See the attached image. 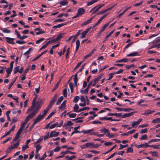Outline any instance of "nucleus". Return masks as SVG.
<instances>
[{
	"mask_svg": "<svg viewBox=\"0 0 160 160\" xmlns=\"http://www.w3.org/2000/svg\"><path fill=\"white\" fill-rule=\"evenodd\" d=\"M19 66H17L16 67L14 68V74H15L16 73L18 72H19Z\"/></svg>",
	"mask_w": 160,
	"mask_h": 160,
	"instance_id": "nucleus-39",
	"label": "nucleus"
},
{
	"mask_svg": "<svg viewBox=\"0 0 160 160\" xmlns=\"http://www.w3.org/2000/svg\"><path fill=\"white\" fill-rule=\"evenodd\" d=\"M133 152V149L131 147H129L127 148V151H126L127 153L129 152Z\"/></svg>",
	"mask_w": 160,
	"mask_h": 160,
	"instance_id": "nucleus-45",
	"label": "nucleus"
},
{
	"mask_svg": "<svg viewBox=\"0 0 160 160\" xmlns=\"http://www.w3.org/2000/svg\"><path fill=\"white\" fill-rule=\"evenodd\" d=\"M89 88L88 87L85 90H81L80 92L81 93H84L85 94H87L88 93V92Z\"/></svg>",
	"mask_w": 160,
	"mask_h": 160,
	"instance_id": "nucleus-48",
	"label": "nucleus"
},
{
	"mask_svg": "<svg viewBox=\"0 0 160 160\" xmlns=\"http://www.w3.org/2000/svg\"><path fill=\"white\" fill-rule=\"evenodd\" d=\"M12 68H8L6 70V71L7 73V74H10L11 72L12 71Z\"/></svg>",
	"mask_w": 160,
	"mask_h": 160,
	"instance_id": "nucleus-47",
	"label": "nucleus"
},
{
	"mask_svg": "<svg viewBox=\"0 0 160 160\" xmlns=\"http://www.w3.org/2000/svg\"><path fill=\"white\" fill-rule=\"evenodd\" d=\"M11 148H12L10 147H9L7 148L6 151V154L7 155L8 153L10 152L12 150V149Z\"/></svg>",
	"mask_w": 160,
	"mask_h": 160,
	"instance_id": "nucleus-51",
	"label": "nucleus"
},
{
	"mask_svg": "<svg viewBox=\"0 0 160 160\" xmlns=\"http://www.w3.org/2000/svg\"><path fill=\"white\" fill-rule=\"evenodd\" d=\"M110 22H110L107 23L105 24L102 27V29L101 30V32H103L105 29L107 27L109 24Z\"/></svg>",
	"mask_w": 160,
	"mask_h": 160,
	"instance_id": "nucleus-27",
	"label": "nucleus"
},
{
	"mask_svg": "<svg viewBox=\"0 0 160 160\" xmlns=\"http://www.w3.org/2000/svg\"><path fill=\"white\" fill-rule=\"evenodd\" d=\"M79 106L77 104H76L73 107L74 111L76 112H78Z\"/></svg>",
	"mask_w": 160,
	"mask_h": 160,
	"instance_id": "nucleus-33",
	"label": "nucleus"
},
{
	"mask_svg": "<svg viewBox=\"0 0 160 160\" xmlns=\"http://www.w3.org/2000/svg\"><path fill=\"white\" fill-rule=\"evenodd\" d=\"M149 153L151 154L152 156H157L158 154L157 152L151 151L149 152Z\"/></svg>",
	"mask_w": 160,
	"mask_h": 160,
	"instance_id": "nucleus-38",
	"label": "nucleus"
},
{
	"mask_svg": "<svg viewBox=\"0 0 160 160\" xmlns=\"http://www.w3.org/2000/svg\"><path fill=\"white\" fill-rule=\"evenodd\" d=\"M0 30H2L3 32L4 33H9L11 32V31L10 30L6 28H2L0 27Z\"/></svg>",
	"mask_w": 160,
	"mask_h": 160,
	"instance_id": "nucleus-20",
	"label": "nucleus"
},
{
	"mask_svg": "<svg viewBox=\"0 0 160 160\" xmlns=\"http://www.w3.org/2000/svg\"><path fill=\"white\" fill-rule=\"evenodd\" d=\"M94 17H92L90 18L88 20L86 21L85 22H84L82 25V26L83 25H86L90 23L92 19L94 18Z\"/></svg>",
	"mask_w": 160,
	"mask_h": 160,
	"instance_id": "nucleus-13",
	"label": "nucleus"
},
{
	"mask_svg": "<svg viewBox=\"0 0 160 160\" xmlns=\"http://www.w3.org/2000/svg\"><path fill=\"white\" fill-rule=\"evenodd\" d=\"M92 28V27H90L89 28H87L86 30H85L84 31H83L81 33V36H80V37L81 38H84L85 35L87 34V33L88 32L89 30L91 29Z\"/></svg>",
	"mask_w": 160,
	"mask_h": 160,
	"instance_id": "nucleus-5",
	"label": "nucleus"
},
{
	"mask_svg": "<svg viewBox=\"0 0 160 160\" xmlns=\"http://www.w3.org/2000/svg\"><path fill=\"white\" fill-rule=\"evenodd\" d=\"M15 34H16L17 38H19L20 40V38L21 37V35L20 33L18 32L17 30H15Z\"/></svg>",
	"mask_w": 160,
	"mask_h": 160,
	"instance_id": "nucleus-41",
	"label": "nucleus"
},
{
	"mask_svg": "<svg viewBox=\"0 0 160 160\" xmlns=\"http://www.w3.org/2000/svg\"><path fill=\"white\" fill-rule=\"evenodd\" d=\"M35 115V113L33 112H32L26 117L25 120L26 122H28L30 119L32 118Z\"/></svg>",
	"mask_w": 160,
	"mask_h": 160,
	"instance_id": "nucleus-10",
	"label": "nucleus"
},
{
	"mask_svg": "<svg viewBox=\"0 0 160 160\" xmlns=\"http://www.w3.org/2000/svg\"><path fill=\"white\" fill-rule=\"evenodd\" d=\"M159 141H160V139H152L148 142V143H150L152 142H158Z\"/></svg>",
	"mask_w": 160,
	"mask_h": 160,
	"instance_id": "nucleus-32",
	"label": "nucleus"
},
{
	"mask_svg": "<svg viewBox=\"0 0 160 160\" xmlns=\"http://www.w3.org/2000/svg\"><path fill=\"white\" fill-rule=\"evenodd\" d=\"M45 32L44 31H41L40 30V31H39L38 32H36V34L37 35H38L40 34L44 33Z\"/></svg>",
	"mask_w": 160,
	"mask_h": 160,
	"instance_id": "nucleus-61",
	"label": "nucleus"
},
{
	"mask_svg": "<svg viewBox=\"0 0 160 160\" xmlns=\"http://www.w3.org/2000/svg\"><path fill=\"white\" fill-rule=\"evenodd\" d=\"M62 37V34L61 33H60L58 34L57 37L56 38V40L58 41L59 40L61 39Z\"/></svg>",
	"mask_w": 160,
	"mask_h": 160,
	"instance_id": "nucleus-40",
	"label": "nucleus"
},
{
	"mask_svg": "<svg viewBox=\"0 0 160 160\" xmlns=\"http://www.w3.org/2000/svg\"><path fill=\"white\" fill-rule=\"evenodd\" d=\"M100 144H94L93 143L91 142V146H90V148H97L100 146Z\"/></svg>",
	"mask_w": 160,
	"mask_h": 160,
	"instance_id": "nucleus-22",
	"label": "nucleus"
},
{
	"mask_svg": "<svg viewBox=\"0 0 160 160\" xmlns=\"http://www.w3.org/2000/svg\"><path fill=\"white\" fill-rule=\"evenodd\" d=\"M154 112V111H152L149 109H147L145 111V113H144L142 114V115L147 116L150 114Z\"/></svg>",
	"mask_w": 160,
	"mask_h": 160,
	"instance_id": "nucleus-18",
	"label": "nucleus"
},
{
	"mask_svg": "<svg viewBox=\"0 0 160 160\" xmlns=\"http://www.w3.org/2000/svg\"><path fill=\"white\" fill-rule=\"evenodd\" d=\"M102 76V75H100L98 77L95 78L93 80H92L93 82L92 85L93 86H95L96 84L97 83L98 81L101 78Z\"/></svg>",
	"mask_w": 160,
	"mask_h": 160,
	"instance_id": "nucleus-9",
	"label": "nucleus"
},
{
	"mask_svg": "<svg viewBox=\"0 0 160 160\" xmlns=\"http://www.w3.org/2000/svg\"><path fill=\"white\" fill-rule=\"evenodd\" d=\"M28 145H25L22 146V152H24L25 150L28 148Z\"/></svg>",
	"mask_w": 160,
	"mask_h": 160,
	"instance_id": "nucleus-42",
	"label": "nucleus"
},
{
	"mask_svg": "<svg viewBox=\"0 0 160 160\" xmlns=\"http://www.w3.org/2000/svg\"><path fill=\"white\" fill-rule=\"evenodd\" d=\"M67 88H64L63 89V95L65 97H67Z\"/></svg>",
	"mask_w": 160,
	"mask_h": 160,
	"instance_id": "nucleus-43",
	"label": "nucleus"
},
{
	"mask_svg": "<svg viewBox=\"0 0 160 160\" xmlns=\"http://www.w3.org/2000/svg\"><path fill=\"white\" fill-rule=\"evenodd\" d=\"M127 56L128 57H131V56H139L138 53L136 52H132L130 54H127Z\"/></svg>",
	"mask_w": 160,
	"mask_h": 160,
	"instance_id": "nucleus-21",
	"label": "nucleus"
},
{
	"mask_svg": "<svg viewBox=\"0 0 160 160\" xmlns=\"http://www.w3.org/2000/svg\"><path fill=\"white\" fill-rule=\"evenodd\" d=\"M42 102V99H40L38 100L36 102V107L35 109L33 112L36 114L37 113L38 111L40 109V107L42 106L41 103Z\"/></svg>",
	"mask_w": 160,
	"mask_h": 160,
	"instance_id": "nucleus-2",
	"label": "nucleus"
},
{
	"mask_svg": "<svg viewBox=\"0 0 160 160\" xmlns=\"http://www.w3.org/2000/svg\"><path fill=\"white\" fill-rule=\"evenodd\" d=\"M66 24L64 23L59 24L57 25L54 26L52 28L54 29L57 28H60Z\"/></svg>",
	"mask_w": 160,
	"mask_h": 160,
	"instance_id": "nucleus-24",
	"label": "nucleus"
},
{
	"mask_svg": "<svg viewBox=\"0 0 160 160\" xmlns=\"http://www.w3.org/2000/svg\"><path fill=\"white\" fill-rule=\"evenodd\" d=\"M7 42L9 44H14L15 43L13 41L14 40V39L12 38H11L8 37H5Z\"/></svg>",
	"mask_w": 160,
	"mask_h": 160,
	"instance_id": "nucleus-8",
	"label": "nucleus"
},
{
	"mask_svg": "<svg viewBox=\"0 0 160 160\" xmlns=\"http://www.w3.org/2000/svg\"><path fill=\"white\" fill-rule=\"evenodd\" d=\"M57 98V95H55L50 101L49 103L52 105L55 102Z\"/></svg>",
	"mask_w": 160,
	"mask_h": 160,
	"instance_id": "nucleus-17",
	"label": "nucleus"
},
{
	"mask_svg": "<svg viewBox=\"0 0 160 160\" xmlns=\"http://www.w3.org/2000/svg\"><path fill=\"white\" fill-rule=\"evenodd\" d=\"M79 98H79V96H75L74 98V99L73 100V102L75 103L77 102H78V100H79Z\"/></svg>",
	"mask_w": 160,
	"mask_h": 160,
	"instance_id": "nucleus-46",
	"label": "nucleus"
},
{
	"mask_svg": "<svg viewBox=\"0 0 160 160\" xmlns=\"http://www.w3.org/2000/svg\"><path fill=\"white\" fill-rule=\"evenodd\" d=\"M135 112H132L130 113H125L122 116V118H124L126 117H130L133 115L135 113Z\"/></svg>",
	"mask_w": 160,
	"mask_h": 160,
	"instance_id": "nucleus-12",
	"label": "nucleus"
},
{
	"mask_svg": "<svg viewBox=\"0 0 160 160\" xmlns=\"http://www.w3.org/2000/svg\"><path fill=\"white\" fill-rule=\"evenodd\" d=\"M115 108L119 111H123L125 112V108H118V107H116Z\"/></svg>",
	"mask_w": 160,
	"mask_h": 160,
	"instance_id": "nucleus-59",
	"label": "nucleus"
},
{
	"mask_svg": "<svg viewBox=\"0 0 160 160\" xmlns=\"http://www.w3.org/2000/svg\"><path fill=\"white\" fill-rule=\"evenodd\" d=\"M147 132V128H145L144 129H142L139 132L140 133H143Z\"/></svg>",
	"mask_w": 160,
	"mask_h": 160,
	"instance_id": "nucleus-52",
	"label": "nucleus"
},
{
	"mask_svg": "<svg viewBox=\"0 0 160 160\" xmlns=\"http://www.w3.org/2000/svg\"><path fill=\"white\" fill-rule=\"evenodd\" d=\"M63 99V96H61L58 99L57 103L56 105H59L60 104L62 101Z\"/></svg>",
	"mask_w": 160,
	"mask_h": 160,
	"instance_id": "nucleus-28",
	"label": "nucleus"
},
{
	"mask_svg": "<svg viewBox=\"0 0 160 160\" xmlns=\"http://www.w3.org/2000/svg\"><path fill=\"white\" fill-rule=\"evenodd\" d=\"M59 132H55L54 131H52L50 132V134L49 136V138H51L53 137H56L59 135Z\"/></svg>",
	"mask_w": 160,
	"mask_h": 160,
	"instance_id": "nucleus-11",
	"label": "nucleus"
},
{
	"mask_svg": "<svg viewBox=\"0 0 160 160\" xmlns=\"http://www.w3.org/2000/svg\"><path fill=\"white\" fill-rule=\"evenodd\" d=\"M58 125V123L57 122L53 124L49 127L50 129H52L54 128Z\"/></svg>",
	"mask_w": 160,
	"mask_h": 160,
	"instance_id": "nucleus-55",
	"label": "nucleus"
},
{
	"mask_svg": "<svg viewBox=\"0 0 160 160\" xmlns=\"http://www.w3.org/2000/svg\"><path fill=\"white\" fill-rule=\"evenodd\" d=\"M19 141H18L17 142L14 144L13 146L11 148H12V149H14V148H18V146L19 145V144H20V143H19Z\"/></svg>",
	"mask_w": 160,
	"mask_h": 160,
	"instance_id": "nucleus-30",
	"label": "nucleus"
},
{
	"mask_svg": "<svg viewBox=\"0 0 160 160\" xmlns=\"http://www.w3.org/2000/svg\"><path fill=\"white\" fill-rule=\"evenodd\" d=\"M68 3V2L66 1H62L60 2V4L61 6H64Z\"/></svg>",
	"mask_w": 160,
	"mask_h": 160,
	"instance_id": "nucleus-36",
	"label": "nucleus"
},
{
	"mask_svg": "<svg viewBox=\"0 0 160 160\" xmlns=\"http://www.w3.org/2000/svg\"><path fill=\"white\" fill-rule=\"evenodd\" d=\"M70 126V120L68 121L67 123H65L64 124L63 127L67 128L68 126Z\"/></svg>",
	"mask_w": 160,
	"mask_h": 160,
	"instance_id": "nucleus-56",
	"label": "nucleus"
},
{
	"mask_svg": "<svg viewBox=\"0 0 160 160\" xmlns=\"http://www.w3.org/2000/svg\"><path fill=\"white\" fill-rule=\"evenodd\" d=\"M36 152H38L39 151H40V149H41L42 147L40 146V145L39 144H38L36 146Z\"/></svg>",
	"mask_w": 160,
	"mask_h": 160,
	"instance_id": "nucleus-37",
	"label": "nucleus"
},
{
	"mask_svg": "<svg viewBox=\"0 0 160 160\" xmlns=\"http://www.w3.org/2000/svg\"><path fill=\"white\" fill-rule=\"evenodd\" d=\"M76 47L75 48V51L76 52L80 46V41L79 40H77L76 42Z\"/></svg>",
	"mask_w": 160,
	"mask_h": 160,
	"instance_id": "nucleus-25",
	"label": "nucleus"
},
{
	"mask_svg": "<svg viewBox=\"0 0 160 160\" xmlns=\"http://www.w3.org/2000/svg\"><path fill=\"white\" fill-rule=\"evenodd\" d=\"M109 13H106V14H104L103 16L102 17L98 20V22L97 23V25L99 24L100 22H101V21L102 20V19H103Z\"/></svg>",
	"mask_w": 160,
	"mask_h": 160,
	"instance_id": "nucleus-19",
	"label": "nucleus"
},
{
	"mask_svg": "<svg viewBox=\"0 0 160 160\" xmlns=\"http://www.w3.org/2000/svg\"><path fill=\"white\" fill-rule=\"evenodd\" d=\"M45 40V38H41L40 39H39V40H37V41H36V44H38V43H40L41 42H42L44 41Z\"/></svg>",
	"mask_w": 160,
	"mask_h": 160,
	"instance_id": "nucleus-49",
	"label": "nucleus"
},
{
	"mask_svg": "<svg viewBox=\"0 0 160 160\" xmlns=\"http://www.w3.org/2000/svg\"><path fill=\"white\" fill-rule=\"evenodd\" d=\"M60 148L59 147H57L54 149V152H58L60 150Z\"/></svg>",
	"mask_w": 160,
	"mask_h": 160,
	"instance_id": "nucleus-64",
	"label": "nucleus"
},
{
	"mask_svg": "<svg viewBox=\"0 0 160 160\" xmlns=\"http://www.w3.org/2000/svg\"><path fill=\"white\" fill-rule=\"evenodd\" d=\"M95 134H94V135L97 136L99 138L103 137L104 135V134H98L97 132H95Z\"/></svg>",
	"mask_w": 160,
	"mask_h": 160,
	"instance_id": "nucleus-57",
	"label": "nucleus"
},
{
	"mask_svg": "<svg viewBox=\"0 0 160 160\" xmlns=\"http://www.w3.org/2000/svg\"><path fill=\"white\" fill-rule=\"evenodd\" d=\"M101 132H104L106 134V135L107 137H109V138L114 137L115 135L117 136V134H116L113 135L111 134L110 132H109L108 129L106 128H103L102 129L100 130Z\"/></svg>",
	"mask_w": 160,
	"mask_h": 160,
	"instance_id": "nucleus-1",
	"label": "nucleus"
},
{
	"mask_svg": "<svg viewBox=\"0 0 160 160\" xmlns=\"http://www.w3.org/2000/svg\"><path fill=\"white\" fill-rule=\"evenodd\" d=\"M79 128H80L79 126H78L74 128V131L72 132L71 134V136L74 133H80L81 132V131L79 132V131L78 130V129H79Z\"/></svg>",
	"mask_w": 160,
	"mask_h": 160,
	"instance_id": "nucleus-16",
	"label": "nucleus"
},
{
	"mask_svg": "<svg viewBox=\"0 0 160 160\" xmlns=\"http://www.w3.org/2000/svg\"><path fill=\"white\" fill-rule=\"evenodd\" d=\"M114 74H115L114 73V72L112 73H111L109 74V78L107 80H109L111 79H112L113 78V75Z\"/></svg>",
	"mask_w": 160,
	"mask_h": 160,
	"instance_id": "nucleus-58",
	"label": "nucleus"
},
{
	"mask_svg": "<svg viewBox=\"0 0 160 160\" xmlns=\"http://www.w3.org/2000/svg\"><path fill=\"white\" fill-rule=\"evenodd\" d=\"M135 146H136V147L138 148H147L150 146V145H149L147 143H146L140 145H135Z\"/></svg>",
	"mask_w": 160,
	"mask_h": 160,
	"instance_id": "nucleus-6",
	"label": "nucleus"
},
{
	"mask_svg": "<svg viewBox=\"0 0 160 160\" xmlns=\"http://www.w3.org/2000/svg\"><path fill=\"white\" fill-rule=\"evenodd\" d=\"M85 12V10L83 8H79L78 10V12L76 15L72 17V18H78L79 16L82 15Z\"/></svg>",
	"mask_w": 160,
	"mask_h": 160,
	"instance_id": "nucleus-3",
	"label": "nucleus"
},
{
	"mask_svg": "<svg viewBox=\"0 0 160 160\" xmlns=\"http://www.w3.org/2000/svg\"><path fill=\"white\" fill-rule=\"evenodd\" d=\"M152 123H158L160 122V118H158L152 120Z\"/></svg>",
	"mask_w": 160,
	"mask_h": 160,
	"instance_id": "nucleus-31",
	"label": "nucleus"
},
{
	"mask_svg": "<svg viewBox=\"0 0 160 160\" xmlns=\"http://www.w3.org/2000/svg\"><path fill=\"white\" fill-rule=\"evenodd\" d=\"M134 43V42H131L130 43H128L127 45L124 48V51L125 49L128 48L130 46H131Z\"/></svg>",
	"mask_w": 160,
	"mask_h": 160,
	"instance_id": "nucleus-44",
	"label": "nucleus"
},
{
	"mask_svg": "<svg viewBox=\"0 0 160 160\" xmlns=\"http://www.w3.org/2000/svg\"><path fill=\"white\" fill-rule=\"evenodd\" d=\"M128 146V145L126 144L125 145H123L121 144H120V147H119V149L120 150L126 147H127Z\"/></svg>",
	"mask_w": 160,
	"mask_h": 160,
	"instance_id": "nucleus-54",
	"label": "nucleus"
},
{
	"mask_svg": "<svg viewBox=\"0 0 160 160\" xmlns=\"http://www.w3.org/2000/svg\"><path fill=\"white\" fill-rule=\"evenodd\" d=\"M66 101L64 100L62 104L59 106L58 107V108L60 109H61L63 108H64L66 106Z\"/></svg>",
	"mask_w": 160,
	"mask_h": 160,
	"instance_id": "nucleus-23",
	"label": "nucleus"
},
{
	"mask_svg": "<svg viewBox=\"0 0 160 160\" xmlns=\"http://www.w3.org/2000/svg\"><path fill=\"white\" fill-rule=\"evenodd\" d=\"M69 48H68L67 50V52L66 53V58H68L69 55Z\"/></svg>",
	"mask_w": 160,
	"mask_h": 160,
	"instance_id": "nucleus-60",
	"label": "nucleus"
},
{
	"mask_svg": "<svg viewBox=\"0 0 160 160\" xmlns=\"http://www.w3.org/2000/svg\"><path fill=\"white\" fill-rule=\"evenodd\" d=\"M44 117L41 114H39L37 118L34 120V121L37 123L38 122H40V121L42 120Z\"/></svg>",
	"mask_w": 160,
	"mask_h": 160,
	"instance_id": "nucleus-14",
	"label": "nucleus"
},
{
	"mask_svg": "<svg viewBox=\"0 0 160 160\" xmlns=\"http://www.w3.org/2000/svg\"><path fill=\"white\" fill-rule=\"evenodd\" d=\"M18 121V119L16 118H12L11 123H15L17 122Z\"/></svg>",
	"mask_w": 160,
	"mask_h": 160,
	"instance_id": "nucleus-63",
	"label": "nucleus"
},
{
	"mask_svg": "<svg viewBox=\"0 0 160 160\" xmlns=\"http://www.w3.org/2000/svg\"><path fill=\"white\" fill-rule=\"evenodd\" d=\"M81 132L83 133L84 134H87L89 133L90 135H94L95 134V132L93 129L88 130H83L81 131Z\"/></svg>",
	"mask_w": 160,
	"mask_h": 160,
	"instance_id": "nucleus-4",
	"label": "nucleus"
},
{
	"mask_svg": "<svg viewBox=\"0 0 160 160\" xmlns=\"http://www.w3.org/2000/svg\"><path fill=\"white\" fill-rule=\"evenodd\" d=\"M142 121V119L140 118L138 121L133 122L132 124V127L133 128L137 127V126L139 124L140 122Z\"/></svg>",
	"mask_w": 160,
	"mask_h": 160,
	"instance_id": "nucleus-7",
	"label": "nucleus"
},
{
	"mask_svg": "<svg viewBox=\"0 0 160 160\" xmlns=\"http://www.w3.org/2000/svg\"><path fill=\"white\" fill-rule=\"evenodd\" d=\"M69 153H70V151H66L64 152H61V154L63 155L64 156L66 154H68Z\"/></svg>",
	"mask_w": 160,
	"mask_h": 160,
	"instance_id": "nucleus-62",
	"label": "nucleus"
},
{
	"mask_svg": "<svg viewBox=\"0 0 160 160\" xmlns=\"http://www.w3.org/2000/svg\"><path fill=\"white\" fill-rule=\"evenodd\" d=\"M83 118H77L75 119H72V121H75L76 122H83V121L82 120H77L78 119Z\"/></svg>",
	"mask_w": 160,
	"mask_h": 160,
	"instance_id": "nucleus-34",
	"label": "nucleus"
},
{
	"mask_svg": "<svg viewBox=\"0 0 160 160\" xmlns=\"http://www.w3.org/2000/svg\"><path fill=\"white\" fill-rule=\"evenodd\" d=\"M26 42L24 41L18 40L16 42V43L19 44H22L26 43Z\"/></svg>",
	"mask_w": 160,
	"mask_h": 160,
	"instance_id": "nucleus-50",
	"label": "nucleus"
},
{
	"mask_svg": "<svg viewBox=\"0 0 160 160\" xmlns=\"http://www.w3.org/2000/svg\"><path fill=\"white\" fill-rule=\"evenodd\" d=\"M56 113V110H53L52 112L46 118V120H48L50 118L52 117L54 114Z\"/></svg>",
	"mask_w": 160,
	"mask_h": 160,
	"instance_id": "nucleus-26",
	"label": "nucleus"
},
{
	"mask_svg": "<svg viewBox=\"0 0 160 160\" xmlns=\"http://www.w3.org/2000/svg\"><path fill=\"white\" fill-rule=\"evenodd\" d=\"M35 158L37 159H39L40 158V154L38 153V152H36V151L35 152Z\"/></svg>",
	"mask_w": 160,
	"mask_h": 160,
	"instance_id": "nucleus-53",
	"label": "nucleus"
},
{
	"mask_svg": "<svg viewBox=\"0 0 160 160\" xmlns=\"http://www.w3.org/2000/svg\"><path fill=\"white\" fill-rule=\"evenodd\" d=\"M96 51V49L95 48H94L91 52H90L88 54H87L84 57V59H86L88 57H89L90 56H92L94 53V52L95 51Z\"/></svg>",
	"mask_w": 160,
	"mask_h": 160,
	"instance_id": "nucleus-15",
	"label": "nucleus"
},
{
	"mask_svg": "<svg viewBox=\"0 0 160 160\" xmlns=\"http://www.w3.org/2000/svg\"><path fill=\"white\" fill-rule=\"evenodd\" d=\"M77 74H76L74 76V77L73 78V80H74V84H75V85H77V81H78V78H77Z\"/></svg>",
	"mask_w": 160,
	"mask_h": 160,
	"instance_id": "nucleus-29",
	"label": "nucleus"
},
{
	"mask_svg": "<svg viewBox=\"0 0 160 160\" xmlns=\"http://www.w3.org/2000/svg\"><path fill=\"white\" fill-rule=\"evenodd\" d=\"M128 60L127 59L123 58V59H122L119 60H118L116 62H128Z\"/></svg>",
	"mask_w": 160,
	"mask_h": 160,
	"instance_id": "nucleus-35",
	"label": "nucleus"
}]
</instances>
